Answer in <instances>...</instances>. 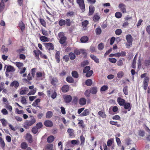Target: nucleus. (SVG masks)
<instances>
[{"mask_svg":"<svg viewBox=\"0 0 150 150\" xmlns=\"http://www.w3.org/2000/svg\"><path fill=\"white\" fill-rule=\"evenodd\" d=\"M28 91V89L27 87H22L20 90L19 93L20 95H25L26 94Z\"/></svg>","mask_w":150,"mask_h":150,"instance_id":"9d476101","label":"nucleus"},{"mask_svg":"<svg viewBox=\"0 0 150 150\" xmlns=\"http://www.w3.org/2000/svg\"><path fill=\"white\" fill-rule=\"evenodd\" d=\"M42 33V34L45 36H48L49 35V34L47 31L43 29H42L41 30Z\"/></svg>","mask_w":150,"mask_h":150,"instance_id":"09e8293b","label":"nucleus"},{"mask_svg":"<svg viewBox=\"0 0 150 150\" xmlns=\"http://www.w3.org/2000/svg\"><path fill=\"white\" fill-rule=\"evenodd\" d=\"M108 60L109 62L112 63H115L117 61V59L115 58H110L108 59Z\"/></svg>","mask_w":150,"mask_h":150,"instance_id":"4d7b16f0","label":"nucleus"},{"mask_svg":"<svg viewBox=\"0 0 150 150\" xmlns=\"http://www.w3.org/2000/svg\"><path fill=\"white\" fill-rule=\"evenodd\" d=\"M98 114L99 116L103 118H105L106 117V115L103 110L99 111L98 112Z\"/></svg>","mask_w":150,"mask_h":150,"instance_id":"dca6fc26","label":"nucleus"},{"mask_svg":"<svg viewBox=\"0 0 150 150\" xmlns=\"http://www.w3.org/2000/svg\"><path fill=\"white\" fill-rule=\"evenodd\" d=\"M36 126L39 129L41 128L42 127L43 125L41 122H39L36 124Z\"/></svg>","mask_w":150,"mask_h":150,"instance_id":"774afa93","label":"nucleus"},{"mask_svg":"<svg viewBox=\"0 0 150 150\" xmlns=\"http://www.w3.org/2000/svg\"><path fill=\"white\" fill-rule=\"evenodd\" d=\"M0 121L1 122L3 126H5L6 125L7 122V121L5 119L3 118L1 119L0 120Z\"/></svg>","mask_w":150,"mask_h":150,"instance_id":"37998d69","label":"nucleus"},{"mask_svg":"<svg viewBox=\"0 0 150 150\" xmlns=\"http://www.w3.org/2000/svg\"><path fill=\"white\" fill-rule=\"evenodd\" d=\"M124 75V73L122 71L119 72L117 74V76L119 78H121Z\"/></svg>","mask_w":150,"mask_h":150,"instance_id":"de8ad7c7","label":"nucleus"},{"mask_svg":"<svg viewBox=\"0 0 150 150\" xmlns=\"http://www.w3.org/2000/svg\"><path fill=\"white\" fill-rule=\"evenodd\" d=\"M28 146V144L26 142H23L21 144V148L23 149H26Z\"/></svg>","mask_w":150,"mask_h":150,"instance_id":"e433bc0d","label":"nucleus"},{"mask_svg":"<svg viewBox=\"0 0 150 150\" xmlns=\"http://www.w3.org/2000/svg\"><path fill=\"white\" fill-rule=\"evenodd\" d=\"M72 75L73 77L76 78H77L79 76V75L77 72L76 71H72Z\"/></svg>","mask_w":150,"mask_h":150,"instance_id":"ea45409f","label":"nucleus"},{"mask_svg":"<svg viewBox=\"0 0 150 150\" xmlns=\"http://www.w3.org/2000/svg\"><path fill=\"white\" fill-rule=\"evenodd\" d=\"M38 129L36 126L33 127L31 129L32 132L34 134H36L38 133Z\"/></svg>","mask_w":150,"mask_h":150,"instance_id":"f704fd0d","label":"nucleus"},{"mask_svg":"<svg viewBox=\"0 0 150 150\" xmlns=\"http://www.w3.org/2000/svg\"><path fill=\"white\" fill-rule=\"evenodd\" d=\"M58 80L56 78L52 79L51 81V83L52 85H55L57 83Z\"/></svg>","mask_w":150,"mask_h":150,"instance_id":"052dcab7","label":"nucleus"},{"mask_svg":"<svg viewBox=\"0 0 150 150\" xmlns=\"http://www.w3.org/2000/svg\"><path fill=\"white\" fill-rule=\"evenodd\" d=\"M63 98L65 102L67 103L70 102L72 99V97L70 95H65L64 96Z\"/></svg>","mask_w":150,"mask_h":150,"instance_id":"423d86ee","label":"nucleus"},{"mask_svg":"<svg viewBox=\"0 0 150 150\" xmlns=\"http://www.w3.org/2000/svg\"><path fill=\"white\" fill-rule=\"evenodd\" d=\"M145 132L144 131L140 130L139 132L138 135L139 136L143 137L145 135Z\"/></svg>","mask_w":150,"mask_h":150,"instance_id":"69168bd1","label":"nucleus"},{"mask_svg":"<svg viewBox=\"0 0 150 150\" xmlns=\"http://www.w3.org/2000/svg\"><path fill=\"white\" fill-rule=\"evenodd\" d=\"M93 71L92 70H90L88 71L86 74V76L87 77L91 76L93 74Z\"/></svg>","mask_w":150,"mask_h":150,"instance_id":"864d4df0","label":"nucleus"},{"mask_svg":"<svg viewBox=\"0 0 150 150\" xmlns=\"http://www.w3.org/2000/svg\"><path fill=\"white\" fill-rule=\"evenodd\" d=\"M54 139L55 138L54 136L52 135L50 136L47 138V142L49 143H52L54 140Z\"/></svg>","mask_w":150,"mask_h":150,"instance_id":"5701e85b","label":"nucleus"},{"mask_svg":"<svg viewBox=\"0 0 150 150\" xmlns=\"http://www.w3.org/2000/svg\"><path fill=\"white\" fill-rule=\"evenodd\" d=\"M19 85V84L18 82L17 81H14L11 83L10 86L11 87L14 86L15 88H17L18 86Z\"/></svg>","mask_w":150,"mask_h":150,"instance_id":"4be33fe9","label":"nucleus"},{"mask_svg":"<svg viewBox=\"0 0 150 150\" xmlns=\"http://www.w3.org/2000/svg\"><path fill=\"white\" fill-rule=\"evenodd\" d=\"M69 56L71 59L73 60L75 58L76 56L75 54L72 52L70 53Z\"/></svg>","mask_w":150,"mask_h":150,"instance_id":"3c124183","label":"nucleus"},{"mask_svg":"<svg viewBox=\"0 0 150 150\" xmlns=\"http://www.w3.org/2000/svg\"><path fill=\"white\" fill-rule=\"evenodd\" d=\"M104 46V45L103 44L101 43L98 45V48L99 50H101L103 49Z\"/></svg>","mask_w":150,"mask_h":150,"instance_id":"bf43d9fd","label":"nucleus"},{"mask_svg":"<svg viewBox=\"0 0 150 150\" xmlns=\"http://www.w3.org/2000/svg\"><path fill=\"white\" fill-rule=\"evenodd\" d=\"M79 122L78 125L79 128L83 129L85 128L86 125L83 120H78Z\"/></svg>","mask_w":150,"mask_h":150,"instance_id":"f8f14e48","label":"nucleus"},{"mask_svg":"<svg viewBox=\"0 0 150 150\" xmlns=\"http://www.w3.org/2000/svg\"><path fill=\"white\" fill-rule=\"evenodd\" d=\"M47 96L49 97H51L53 99H54L56 97L57 94L55 91L52 90L48 91L47 92Z\"/></svg>","mask_w":150,"mask_h":150,"instance_id":"20e7f679","label":"nucleus"},{"mask_svg":"<svg viewBox=\"0 0 150 150\" xmlns=\"http://www.w3.org/2000/svg\"><path fill=\"white\" fill-rule=\"evenodd\" d=\"M14 63L19 69L22 68L23 66V64L21 62H16Z\"/></svg>","mask_w":150,"mask_h":150,"instance_id":"bb28decb","label":"nucleus"},{"mask_svg":"<svg viewBox=\"0 0 150 150\" xmlns=\"http://www.w3.org/2000/svg\"><path fill=\"white\" fill-rule=\"evenodd\" d=\"M89 114V111L88 109L85 110L82 112L81 113L80 115L81 117L84 116L88 115Z\"/></svg>","mask_w":150,"mask_h":150,"instance_id":"6ab92c4d","label":"nucleus"},{"mask_svg":"<svg viewBox=\"0 0 150 150\" xmlns=\"http://www.w3.org/2000/svg\"><path fill=\"white\" fill-rule=\"evenodd\" d=\"M0 144L2 148H4L5 147V142L1 137H0Z\"/></svg>","mask_w":150,"mask_h":150,"instance_id":"58836bf2","label":"nucleus"},{"mask_svg":"<svg viewBox=\"0 0 150 150\" xmlns=\"http://www.w3.org/2000/svg\"><path fill=\"white\" fill-rule=\"evenodd\" d=\"M121 106H124V108L127 109L128 111H129L131 108L132 106L130 104H119Z\"/></svg>","mask_w":150,"mask_h":150,"instance_id":"4468645a","label":"nucleus"},{"mask_svg":"<svg viewBox=\"0 0 150 150\" xmlns=\"http://www.w3.org/2000/svg\"><path fill=\"white\" fill-rule=\"evenodd\" d=\"M90 57L94 61L96 62V63H99V59L97 58L96 56H94V55L93 54H91L90 55Z\"/></svg>","mask_w":150,"mask_h":150,"instance_id":"393cba45","label":"nucleus"},{"mask_svg":"<svg viewBox=\"0 0 150 150\" xmlns=\"http://www.w3.org/2000/svg\"><path fill=\"white\" fill-rule=\"evenodd\" d=\"M40 40L43 42H48L50 38L44 36H41L40 37Z\"/></svg>","mask_w":150,"mask_h":150,"instance_id":"a211bd4d","label":"nucleus"},{"mask_svg":"<svg viewBox=\"0 0 150 150\" xmlns=\"http://www.w3.org/2000/svg\"><path fill=\"white\" fill-rule=\"evenodd\" d=\"M117 57H123L125 55L126 52L125 51H121L120 53H116Z\"/></svg>","mask_w":150,"mask_h":150,"instance_id":"2f4dec72","label":"nucleus"},{"mask_svg":"<svg viewBox=\"0 0 150 150\" xmlns=\"http://www.w3.org/2000/svg\"><path fill=\"white\" fill-rule=\"evenodd\" d=\"M69 89V86L67 85H64L62 88V92L66 93L67 92Z\"/></svg>","mask_w":150,"mask_h":150,"instance_id":"412c9836","label":"nucleus"},{"mask_svg":"<svg viewBox=\"0 0 150 150\" xmlns=\"http://www.w3.org/2000/svg\"><path fill=\"white\" fill-rule=\"evenodd\" d=\"M126 39L127 42L126 43L125 46L126 48H129L132 45L133 38L132 36L128 34L126 36Z\"/></svg>","mask_w":150,"mask_h":150,"instance_id":"f03ea898","label":"nucleus"},{"mask_svg":"<svg viewBox=\"0 0 150 150\" xmlns=\"http://www.w3.org/2000/svg\"><path fill=\"white\" fill-rule=\"evenodd\" d=\"M77 3L79 4V5L81 9H85V5L83 0H77Z\"/></svg>","mask_w":150,"mask_h":150,"instance_id":"9b49d317","label":"nucleus"},{"mask_svg":"<svg viewBox=\"0 0 150 150\" xmlns=\"http://www.w3.org/2000/svg\"><path fill=\"white\" fill-rule=\"evenodd\" d=\"M58 23L60 26H62L66 24V21L64 20L61 19L59 20Z\"/></svg>","mask_w":150,"mask_h":150,"instance_id":"a19ab883","label":"nucleus"},{"mask_svg":"<svg viewBox=\"0 0 150 150\" xmlns=\"http://www.w3.org/2000/svg\"><path fill=\"white\" fill-rule=\"evenodd\" d=\"M36 75L37 78H41L44 76V73H42L39 71L36 73Z\"/></svg>","mask_w":150,"mask_h":150,"instance_id":"4c0bfd02","label":"nucleus"},{"mask_svg":"<svg viewBox=\"0 0 150 150\" xmlns=\"http://www.w3.org/2000/svg\"><path fill=\"white\" fill-rule=\"evenodd\" d=\"M5 7V4L2 2H0V12H2Z\"/></svg>","mask_w":150,"mask_h":150,"instance_id":"473e14b6","label":"nucleus"},{"mask_svg":"<svg viewBox=\"0 0 150 150\" xmlns=\"http://www.w3.org/2000/svg\"><path fill=\"white\" fill-rule=\"evenodd\" d=\"M53 115V113L52 111H48L46 114V117L47 118H50Z\"/></svg>","mask_w":150,"mask_h":150,"instance_id":"72a5a7b5","label":"nucleus"},{"mask_svg":"<svg viewBox=\"0 0 150 150\" xmlns=\"http://www.w3.org/2000/svg\"><path fill=\"white\" fill-rule=\"evenodd\" d=\"M94 11V8L93 6H91L89 7V15L91 16L92 15Z\"/></svg>","mask_w":150,"mask_h":150,"instance_id":"aec40b11","label":"nucleus"},{"mask_svg":"<svg viewBox=\"0 0 150 150\" xmlns=\"http://www.w3.org/2000/svg\"><path fill=\"white\" fill-rule=\"evenodd\" d=\"M88 40V38L87 36H83L80 39L82 43H86Z\"/></svg>","mask_w":150,"mask_h":150,"instance_id":"cd10ccee","label":"nucleus"},{"mask_svg":"<svg viewBox=\"0 0 150 150\" xmlns=\"http://www.w3.org/2000/svg\"><path fill=\"white\" fill-rule=\"evenodd\" d=\"M58 37L59 38V42L61 44L64 43L67 39L66 37L64 36V33L62 32H60L58 34Z\"/></svg>","mask_w":150,"mask_h":150,"instance_id":"7ed1b4c3","label":"nucleus"},{"mask_svg":"<svg viewBox=\"0 0 150 150\" xmlns=\"http://www.w3.org/2000/svg\"><path fill=\"white\" fill-rule=\"evenodd\" d=\"M115 16L117 18H120L122 16V14L120 12H117L115 14Z\"/></svg>","mask_w":150,"mask_h":150,"instance_id":"49530a36","label":"nucleus"},{"mask_svg":"<svg viewBox=\"0 0 150 150\" xmlns=\"http://www.w3.org/2000/svg\"><path fill=\"white\" fill-rule=\"evenodd\" d=\"M118 8L120 11L123 13H127L126 6L125 4L122 3H120L119 5Z\"/></svg>","mask_w":150,"mask_h":150,"instance_id":"39448f33","label":"nucleus"},{"mask_svg":"<svg viewBox=\"0 0 150 150\" xmlns=\"http://www.w3.org/2000/svg\"><path fill=\"white\" fill-rule=\"evenodd\" d=\"M90 69V67L89 66L85 67L83 70V72L84 73H86Z\"/></svg>","mask_w":150,"mask_h":150,"instance_id":"8fccbe9b","label":"nucleus"},{"mask_svg":"<svg viewBox=\"0 0 150 150\" xmlns=\"http://www.w3.org/2000/svg\"><path fill=\"white\" fill-rule=\"evenodd\" d=\"M108 88V86L107 85H104L102 86L101 88L100 91H104L107 90Z\"/></svg>","mask_w":150,"mask_h":150,"instance_id":"5fc2aeb1","label":"nucleus"},{"mask_svg":"<svg viewBox=\"0 0 150 150\" xmlns=\"http://www.w3.org/2000/svg\"><path fill=\"white\" fill-rule=\"evenodd\" d=\"M36 90L37 89L36 88L33 89V90L30 91V92L28 93L27 95L30 96L34 95L36 92Z\"/></svg>","mask_w":150,"mask_h":150,"instance_id":"c9c22d12","label":"nucleus"},{"mask_svg":"<svg viewBox=\"0 0 150 150\" xmlns=\"http://www.w3.org/2000/svg\"><path fill=\"white\" fill-rule=\"evenodd\" d=\"M90 92L92 94H96L98 91L97 88L96 87H92L90 89Z\"/></svg>","mask_w":150,"mask_h":150,"instance_id":"f3484780","label":"nucleus"},{"mask_svg":"<svg viewBox=\"0 0 150 150\" xmlns=\"http://www.w3.org/2000/svg\"><path fill=\"white\" fill-rule=\"evenodd\" d=\"M25 139L29 143H32L33 142L32 136L30 133L26 134Z\"/></svg>","mask_w":150,"mask_h":150,"instance_id":"6e6552de","label":"nucleus"},{"mask_svg":"<svg viewBox=\"0 0 150 150\" xmlns=\"http://www.w3.org/2000/svg\"><path fill=\"white\" fill-rule=\"evenodd\" d=\"M45 45L46 48L49 50H52L54 49V45L51 43H45Z\"/></svg>","mask_w":150,"mask_h":150,"instance_id":"1a4fd4ad","label":"nucleus"},{"mask_svg":"<svg viewBox=\"0 0 150 150\" xmlns=\"http://www.w3.org/2000/svg\"><path fill=\"white\" fill-rule=\"evenodd\" d=\"M96 32L97 35H100L101 33V30L99 28H97L96 30Z\"/></svg>","mask_w":150,"mask_h":150,"instance_id":"338daca9","label":"nucleus"},{"mask_svg":"<svg viewBox=\"0 0 150 150\" xmlns=\"http://www.w3.org/2000/svg\"><path fill=\"white\" fill-rule=\"evenodd\" d=\"M66 16L69 18L72 17L74 16V13L72 11H69L67 13Z\"/></svg>","mask_w":150,"mask_h":150,"instance_id":"c756f323","label":"nucleus"},{"mask_svg":"<svg viewBox=\"0 0 150 150\" xmlns=\"http://www.w3.org/2000/svg\"><path fill=\"white\" fill-rule=\"evenodd\" d=\"M67 81L69 83H72L74 82V79L71 77H68L67 78Z\"/></svg>","mask_w":150,"mask_h":150,"instance_id":"6e6d98bb","label":"nucleus"},{"mask_svg":"<svg viewBox=\"0 0 150 150\" xmlns=\"http://www.w3.org/2000/svg\"><path fill=\"white\" fill-rule=\"evenodd\" d=\"M117 101L118 103H125V100L120 97L118 98Z\"/></svg>","mask_w":150,"mask_h":150,"instance_id":"13d9d810","label":"nucleus"},{"mask_svg":"<svg viewBox=\"0 0 150 150\" xmlns=\"http://www.w3.org/2000/svg\"><path fill=\"white\" fill-rule=\"evenodd\" d=\"M40 21L41 24L44 26H45L46 24V22L45 20L43 18H40Z\"/></svg>","mask_w":150,"mask_h":150,"instance_id":"e2e57ef3","label":"nucleus"},{"mask_svg":"<svg viewBox=\"0 0 150 150\" xmlns=\"http://www.w3.org/2000/svg\"><path fill=\"white\" fill-rule=\"evenodd\" d=\"M33 53H34V55L36 57V58L39 60V55H40V54H42V52L40 50H34L33 51Z\"/></svg>","mask_w":150,"mask_h":150,"instance_id":"2eb2a0df","label":"nucleus"},{"mask_svg":"<svg viewBox=\"0 0 150 150\" xmlns=\"http://www.w3.org/2000/svg\"><path fill=\"white\" fill-rule=\"evenodd\" d=\"M67 131L69 133L70 136H72L73 135L74 130L73 129L69 128L68 129Z\"/></svg>","mask_w":150,"mask_h":150,"instance_id":"603ef678","label":"nucleus"},{"mask_svg":"<svg viewBox=\"0 0 150 150\" xmlns=\"http://www.w3.org/2000/svg\"><path fill=\"white\" fill-rule=\"evenodd\" d=\"M18 25L21 31H23L25 28V25L23 23L22 21H20Z\"/></svg>","mask_w":150,"mask_h":150,"instance_id":"b1692460","label":"nucleus"},{"mask_svg":"<svg viewBox=\"0 0 150 150\" xmlns=\"http://www.w3.org/2000/svg\"><path fill=\"white\" fill-rule=\"evenodd\" d=\"M144 64L146 67H148L150 65V58L149 59L145 60L144 61Z\"/></svg>","mask_w":150,"mask_h":150,"instance_id":"c03bdc74","label":"nucleus"},{"mask_svg":"<svg viewBox=\"0 0 150 150\" xmlns=\"http://www.w3.org/2000/svg\"><path fill=\"white\" fill-rule=\"evenodd\" d=\"M53 145L52 144H49L46 145L45 146V149H52L53 148Z\"/></svg>","mask_w":150,"mask_h":150,"instance_id":"a18cd8bd","label":"nucleus"},{"mask_svg":"<svg viewBox=\"0 0 150 150\" xmlns=\"http://www.w3.org/2000/svg\"><path fill=\"white\" fill-rule=\"evenodd\" d=\"M137 55L136 54L134 57L133 61L132 63V67L133 68H135L136 67V61L137 59Z\"/></svg>","mask_w":150,"mask_h":150,"instance_id":"c85d7f7f","label":"nucleus"},{"mask_svg":"<svg viewBox=\"0 0 150 150\" xmlns=\"http://www.w3.org/2000/svg\"><path fill=\"white\" fill-rule=\"evenodd\" d=\"M80 140L81 142L80 145L83 146L84 144L85 138L83 135L80 136Z\"/></svg>","mask_w":150,"mask_h":150,"instance_id":"a878e982","label":"nucleus"},{"mask_svg":"<svg viewBox=\"0 0 150 150\" xmlns=\"http://www.w3.org/2000/svg\"><path fill=\"white\" fill-rule=\"evenodd\" d=\"M92 83V81L91 79H88L86 81V84L87 86H90Z\"/></svg>","mask_w":150,"mask_h":150,"instance_id":"79ce46f5","label":"nucleus"},{"mask_svg":"<svg viewBox=\"0 0 150 150\" xmlns=\"http://www.w3.org/2000/svg\"><path fill=\"white\" fill-rule=\"evenodd\" d=\"M6 72H12L14 71L15 70L14 68L10 65H6L5 66V68H6Z\"/></svg>","mask_w":150,"mask_h":150,"instance_id":"0eeeda50","label":"nucleus"},{"mask_svg":"<svg viewBox=\"0 0 150 150\" xmlns=\"http://www.w3.org/2000/svg\"><path fill=\"white\" fill-rule=\"evenodd\" d=\"M112 119L114 120H120V117L118 115H115L112 117Z\"/></svg>","mask_w":150,"mask_h":150,"instance_id":"0e129e2a","label":"nucleus"},{"mask_svg":"<svg viewBox=\"0 0 150 150\" xmlns=\"http://www.w3.org/2000/svg\"><path fill=\"white\" fill-rule=\"evenodd\" d=\"M60 52L59 51H57L55 54V58L57 59V61L58 63L60 61Z\"/></svg>","mask_w":150,"mask_h":150,"instance_id":"7c9ffc66","label":"nucleus"},{"mask_svg":"<svg viewBox=\"0 0 150 150\" xmlns=\"http://www.w3.org/2000/svg\"><path fill=\"white\" fill-rule=\"evenodd\" d=\"M31 117V120H26L24 124L23 127L26 129H28L30 127L34 124L36 122V120L34 117L32 116H30Z\"/></svg>","mask_w":150,"mask_h":150,"instance_id":"f257e3e1","label":"nucleus"},{"mask_svg":"<svg viewBox=\"0 0 150 150\" xmlns=\"http://www.w3.org/2000/svg\"><path fill=\"white\" fill-rule=\"evenodd\" d=\"M113 139H109L107 142V145L108 146H110L112 143Z\"/></svg>","mask_w":150,"mask_h":150,"instance_id":"680f3d73","label":"nucleus"},{"mask_svg":"<svg viewBox=\"0 0 150 150\" xmlns=\"http://www.w3.org/2000/svg\"><path fill=\"white\" fill-rule=\"evenodd\" d=\"M44 125L47 127H51L53 125L52 122L50 120H46L45 121L44 123Z\"/></svg>","mask_w":150,"mask_h":150,"instance_id":"ddd939ff","label":"nucleus"}]
</instances>
